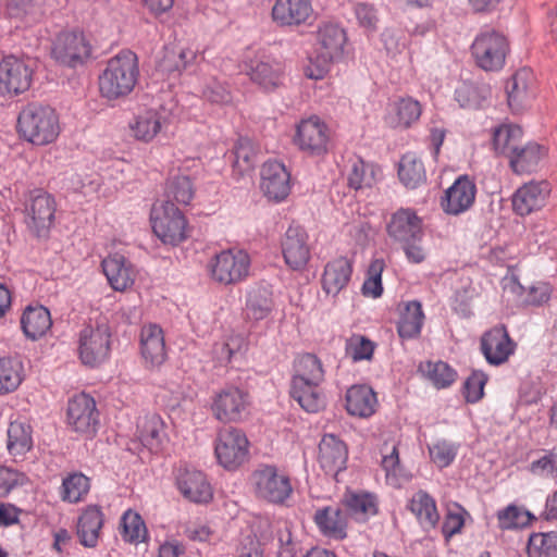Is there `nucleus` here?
Returning a JSON list of instances; mask_svg holds the SVG:
<instances>
[{
	"mask_svg": "<svg viewBox=\"0 0 557 557\" xmlns=\"http://www.w3.org/2000/svg\"><path fill=\"white\" fill-rule=\"evenodd\" d=\"M325 370L321 359L312 352L295 358L289 380V397L307 413L326 409L327 397L322 386Z\"/></svg>",
	"mask_w": 557,
	"mask_h": 557,
	"instance_id": "obj_1",
	"label": "nucleus"
},
{
	"mask_svg": "<svg viewBox=\"0 0 557 557\" xmlns=\"http://www.w3.org/2000/svg\"><path fill=\"white\" fill-rule=\"evenodd\" d=\"M139 75L137 54L131 49H122L107 61L99 74L100 95L108 100L124 98L134 90Z\"/></svg>",
	"mask_w": 557,
	"mask_h": 557,
	"instance_id": "obj_2",
	"label": "nucleus"
},
{
	"mask_svg": "<svg viewBox=\"0 0 557 557\" xmlns=\"http://www.w3.org/2000/svg\"><path fill=\"white\" fill-rule=\"evenodd\" d=\"M16 128L21 138L35 146L53 143L61 131L57 111L38 102H30L21 110Z\"/></svg>",
	"mask_w": 557,
	"mask_h": 557,
	"instance_id": "obj_3",
	"label": "nucleus"
},
{
	"mask_svg": "<svg viewBox=\"0 0 557 557\" xmlns=\"http://www.w3.org/2000/svg\"><path fill=\"white\" fill-rule=\"evenodd\" d=\"M112 329L100 315L95 324H86L76 334V356L79 362L88 369H98L111 357Z\"/></svg>",
	"mask_w": 557,
	"mask_h": 557,
	"instance_id": "obj_4",
	"label": "nucleus"
},
{
	"mask_svg": "<svg viewBox=\"0 0 557 557\" xmlns=\"http://www.w3.org/2000/svg\"><path fill=\"white\" fill-rule=\"evenodd\" d=\"M250 404L247 388L227 383L212 394L209 409L212 417L223 424L238 423L248 416Z\"/></svg>",
	"mask_w": 557,
	"mask_h": 557,
	"instance_id": "obj_5",
	"label": "nucleus"
},
{
	"mask_svg": "<svg viewBox=\"0 0 557 557\" xmlns=\"http://www.w3.org/2000/svg\"><path fill=\"white\" fill-rule=\"evenodd\" d=\"M509 51L507 37L493 28L482 29L471 45L475 64L485 72L503 70Z\"/></svg>",
	"mask_w": 557,
	"mask_h": 557,
	"instance_id": "obj_6",
	"label": "nucleus"
},
{
	"mask_svg": "<svg viewBox=\"0 0 557 557\" xmlns=\"http://www.w3.org/2000/svg\"><path fill=\"white\" fill-rule=\"evenodd\" d=\"M251 481L256 496L273 505L285 504L293 493L289 475L275 465L259 463L251 473Z\"/></svg>",
	"mask_w": 557,
	"mask_h": 557,
	"instance_id": "obj_7",
	"label": "nucleus"
},
{
	"mask_svg": "<svg viewBox=\"0 0 557 557\" xmlns=\"http://www.w3.org/2000/svg\"><path fill=\"white\" fill-rule=\"evenodd\" d=\"M92 54L87 35L79 29L60 32L51 47V57L60 65L76 69L84 65Z\"/></svg>",
	"mask_w": 557,
	"mask_h": 557,
	"instance_id": "obj_8",
	"label": "nucleus"
},
{
	"mask_svg": "<svg viewBox=\"0 0 557 557\" xmlns=\"http://www.w3.org/2000/svg\"><path fill=\"white\" fill-rule=\"evenodd\" d=\"M249 441L246 433L230 426L220 430L214 440L216 462L227 471L238 470L249 458Z\"/></svg>",
	"mask_w": 557,
	"mask_h": 557,
	"instance_id": "obj_9",
	"label": "nucleus"
},
{
	"mask_svg": "<svg viewBox=\"0 0 557 557\" xmlns=\"http://www.w3.org/2000/svg\"><path fill=\"white\" fill-rule=\"evenodd\" d=\"M242 70L265 91H273L283 83V63L261 51L248 49L243 55Z\"/></svg>",
	"mask_w": 557,
	"mask_h": 557,
	"instance_id": "obj_10",
	"label": "nucleus"
},
{
	"mask_svg": "<svg viewBox=\"0 0 557 557\" xmlns=\"http://www.w3.org/2000/svg\"><path fill=\"white\" fill-rule=\"evenodd\" d=\"M66 426L86 438L94 437L100 425V412L95 398L81 392L69 398L66 405Z\"/></svg>",
	"mask_w": 557,
	"mask_h": 557,
	"instance_id": "obj_11",
	"label": "nucleus"
},
{
	"mask_svg": "<svg viewBox=\"0 0 557 557\" xmlns=\"http://www.w3.org/2000/svg\"><path fill=\"white\" fill-rule=\"evenodd\" d=\"M150 221L153 233L163 244L176 246L187 238V221L183 212L171 201L154 205Z\"/></svg>",
	"mask_w": 557,
	"mask_h": 557,
	"instance_id": "obj_12",
	"label": "nucleus"
},
{
	"mask_svg": "<svg viewBox=\"0 0 557 557\" xmlns=\"http://www.w3.org/2000/svg\"><path fill=\"white\" fill-rule=\"evenodd\" d=\"M211 278L223 285L236 284L249 274L250 257L242 249H227L216 253L209 262Z\"/></svg>",
	"mask_w": 557,
	"mask_h": 557,
	"instance_id": "obj_13",
	"label": "nucleus"
},
{
	"mask_svg": "<svg viewBox=\"0 0 557 557\" xmlns=\"http://www.w3.org/2000/svg\"><path fill=\"white\" fill-rule=\"evenodd\" d=\"M331 129L318 115L301 119L296 125L294 144L300 151L311 157H321L329 150Z\"/></svg>",
	"mask_w": 557,
	"mask_h": 557,
	"instance_id": "obj_14",
	"label": "nucleus"
},
{
	"mask_svg": "<svg viewBox=\"0 0 557 557\" xmlns=\"http://www.w3.org/2000/svg\"><path fill=\"white\" fill-rule=\"evenodd\" d=\"M54 198L42 190L30 194L29 202L25 207L26 225L38 238H47L54 222Z\"/></svg>",
	"mask_w": 557,
	"mask_h": 557,
	"instance_id": "obj_15",
	"label": "nucleus"
},
{
	"mask_svg": "<svg viewBox=\"0 0 557 557\" xmlns=\"http://www.w3.org/2000/svg\"><path fill=\"white\" fill-rule=\"evenodd\" d=\"M33 82V70L15 55H7L0 61V95L14 97L27 91Z\"/></svg>",
	"mask_w": 557,
	"mask_h": 557,
	"instance_id": "obj_16",
	"label": "nucleus"
},
{
	"mask_svg": "<svg viewBox=\"0 0 557 557\" xmlns=\"http://www.w3.org/2000/svg\"><path fill=\"white\" fill-rule=\"evenodd\" d=\"M348 445L338 434L324 433L318 444V462L326 475L336 478L347 469Z\"/></svg>",
	"mask_w": 557,
	"mask_h": 557,
	"instance_id": "obj_17",
	"label": "nucleus"
},
{
	"mask_svg": "<svg viewBox=\"0 0 557 557\" xmlns=\"http://www.w3.org/2000/svg\"><path fill=\"white\" fill-rule=\"evenodd\" d=\"M138 441H134L135 449H147L150 454H159L169 442L166 433V423L163 418L156 412L146 413L140 417L136 425Z\"/></svg>",
	"mask_w": 557,
	"mask_h": 557,
	"instance_id": "obj_18",
	"label": "nucleus"
},
{
	"mask_svg": "<svg viewBox=\"0 0 557 557\" xmlns=\"http://www.w3.org/2000/svg\"><path fill=\"white\" fill-rule=\"evenodd\" d=\"M386 233L396 244L422 240L424 237L422 219L413 209L399 208L386 223Z\"/></svg>",
	"mask_w": 557,
	"mask_h": 557,
	"instance_id": "obj_19",
	"label": "nucleus"
},
{
	"mask_svg": "<svg viewBox=\"0 0 557 557\" xmlns=\"http://www.w3.org/2000/svg\"><path fill=\"white\" fill-rule=\"evenodd\" d=\"M260 188L271 201L282 202L290 193V173L282 161L268 160L261 169Z\"/></svg>",
	"mask_w": 557,
	"mask_h": 557,
	"instance_id": "obj_20",
	"label": "nucleus"
},
{
	"mask_svg": "<svg viewBox=\"0 0 557 557\" xmlns=\"http://www.w3.org/2000/svg\"><path fill=\"white\" fill-rule=\"evenodd\" d=\"M271 16L281 27L310 25L314 20L312 0H274Z\"/></svg>",
	"mask_w": 557,
	"mask_h": 557,
	"instance_id": "obj_21",
	"label": "nucleus"
},
{
	"mask_svg": "<svg viewBox=\"0 0 557 557\" xmlns=\"http://www.w3.org/2000/svg\"><path fill=\"white\" fill-rule=\"evenodd\" d=\"M515 350L516 343L509 336L505 324L495 325L481 337V351L491 366L504 364Z\"/></svg>",
	"mask_w": 557,
	"mask_h": 557,
	"instance_id": "obj_22",
	"label": "nucleus"
},
{
	"mask_svg": "<svg viewBox=\"0 0 557 557\" xmlns=\"http://www.w3.org/2000/svg\"><path fill=\"white\" fill-rule=\"evenodd\" d=\"M552 187L547 181H530L520 186L512 195L513 212L519 216H528L540 211L546 205Z\"/></svg>",
	"mask_w": 557,
	"mask_h": 557,
	"instance_id": "obj_23",
	"label": "nucleus"
},
{
	"mask_svg": "<svg viewBox=\"0 0 557 557\" xmlns=\"http://www.w3.org/2000/svg\"><path fill=\"white\" fill-rule=\"evenodd\" d=\"M285 263L295 271L306 268L310 260L309 235L298 225L292 224L286 230L281 243Z\"/></svg>",
	"mask_w": 557,
	"mask_h": 557,
	"instance_id": "obj_24",
	"label": "nucleus"
},
{
	"mask_svg": "<svg viewBox=\"0 0 557 557\" xmlns=\"http://www.w3.org/2000/svg\"><path fill=\"white\" fill-rule=\"evenodd\" d=\"M175 484L187 500L195 504H209L213 499V490L207 474L198 469L181 467Z\"/></svg>",
	"mask_w": 557,
	"mask_h": 557,
	"instance_id": "obj_25",
	"label": "nucleus"
},
{
	"mask_svg": "<svg viewBox=\"0 0 557 557\" xmlns=\"http://www.w3.org/2000/svg\"><path fill=\"white\" fill-rule=\"evenodd\" d=\"M139 351L147 369L159 368L168 359L163 329L157 323L141 326Z\"/></svg>",
	"mask_w": 557,
	"mask_h": 557,
	"instance_id": "obj_26",
	"label": "nucleus"
},
{
	"mask_svg": "<svg viewBox=\"0 0 557 557\" xmlns=\"http://www.w3.org/2000/svg\"><path fill=\"white\" fill-rule=\"evenodd\" d=\"M342 509L357 522H367L379 513V497L366 490L347 487L341 498Z\"/></svg>",
	"mask_w": 557,
	"mask_h": 557,
	"instance_id": "obj_27",
	"label": "nucleus"
},
{
	"mask_svg": "<svg viewBox=\"0 0 557 557\" xmlns=\"http://www.w3.org/2000/svg\"><path fill=\"white\" fill-rule=\"evenodd\" d=\"M476 186L467 175L459 176L445 191L441 206L450 215H459L468 211L474 203Z\"/></svg>",
	"mask_w": 557,
	"mask_h": 557,
	"instance_id": "obj_28",
	"label": "nucleus"
},
{
	"mask_svg": "<svg viewBox=\"0 0 557 557\" xmlns=\"http://www.w3.org/2000/svg\"><path fill=\"white\" fill-rule=\"evenodd\" d=\"M317 42L324 62H333L344 57L347 42L346 30L336 23H323L317 30Z\"/></svg>",
	"mask_w": 557,
	"mask_h": 557,
	"instance_id": "obj_29",
	"label": "nucleus"
},
{
	"mask_svg": "<svg viewBox=\"0 0 557 557\" xmlns=\"http://www.w3.org/2000/svg\"><path fill=\"white\" fill-rule=\"evenodd\" d=\"M103 524L104 513L100 505L90 504L83 507L76 525L79 544L86 548L97 547Z\"/></svg>",
	"mask_w": 557,
	"mask_h": 557,
	"instance_id": "obj_30",
	"label": "nucleus"
},
{
	"mask_svg": "<svg viewBox=\"0 0 557 557\" xmlns=\"http://www.w3.org/2000/svg\"><path fill=\"white\" fill-rule=\"evenodd\" d=\"M377 406V395L369 384H354L345 393L344 407L351 417L368 419L376 412Z\"/></svg>",
	"mask_w": 557,
	"mask_h": 557,
	"instance_id": "obj_31",
	"label": "nucleus"
},
{
	"mask_svg": "<svg viewBox=\"0 0 557 557\" xmlns=\"http://www.w3.org/2000/svg\"><path fill=\"white\" fill-rule=\"evenodd\" d=\"M101 267L109 285L114 290L123 292L131 287L135 282V268L122 253H110L102 260Z\"/></svg>",
	"mask_w": 557,
	"mask_h": 557,
	"instance_id": "obj_32",
	"label": "nucleus"
},
{
	"mask_svg": "<svg viewBox=\"0 0 557 557\" xmlns=\"http://www.w3.org/2000/svg\"><path fill=\"white\" fill-rule=\"evenodd\" d=\"M421 114V103L412 97H404L388 106L384 122L391 128L405 131L418 122Z\"/></svg>",
	"mask_w": 557,
	"mask_h": 557,
	"instance_id": "obj_33",
	"label": "nucleus"
},
{
	"mask_svg": "<svg viewBox=\"0 0 557 557\" xmlns=\"http://www.w3.org/2000/svg\"><path fill=\"white\" fill-rule=\"evenodd\" d=\"M352 270V262L347 257H338L329 261L321 278L324 293L332 297L339 295L348 286Z\"/></svg>",
	"mask_w": 557,
	"mask_h": 557,
	"instance_id": "obj_34",
	"label": "nucleus"
},
{
	"mask_svg": "<svg viewBox=\"0 0 557 557\" xmlns=\"http://www.w3.org/2000/svg\"><path fill=\"white\" fill-rule=\"evenodd\" d=\"M454 96L460 108L476 110L488 103L492 88L482 81H462L456 87Z\"/></svg>",
	"mask_w": 557,
	"mask_h": 557,
	"instance_id": "obj_35",
	"label": "nucleus"
},
{
	"mask_svg": "<svg viewBox=\"0 0 557 557\" xmlns=\"http://www.w3.org/2000/svg\"><path fill=\"white\" fill-rule=\"evenodd\" d=\"M313 521L324 536L334 540L347 537V519L341 507L324 506L318 508L313 515Z\"/></svg>",
	"mask_w": 557,
	"mask_h": 557,
	"instance_id": "obj_36",
	"label": "nucleus"
},
{
	"mask_svg": "<svg viewBox=\"0 0 557 557\" xmlns=\"http://www.w3.org/2000/svg\"><path fill=\"white\" fill-rule=\"evenodd\" d=\"M345 173L349 187L358 190L375 184L381 170L374 163L366 162L359 156H352L347 160Z\"/></svg>",
	"mask_w": 557,
	"mask_h": 557,
	"instance_id": "obj_37",
	"label": "nucleus"
},
{
	"mask_svg": "<svg viewBox=\"0 0 557 557\" xmlns=\"http://www.w3.org/2000/svg\"><path fill=\"white\" fill-rule=\"evenodd\" d=\"M407 508L416 516L424 530L434 529L440 521L435 498L424 490H419L413 494Z\"/></svg>",
	"mask_w": 557,
	"mask_h": 557,
	"instance_id": "obj_38",
	"label": "nucleus"
},
{
	"mask_svg": "<svg viewBox=\"0 0 557 557\" xmlns=\"http://www.w3.org/2000/svg\"><path fill=\"white\" fill-rule=\"evenodd\" d=\"M248 350V341L242 334H233L224 342L215 344L213 354L216 362L221 367H234L236 362L242 361Z\"/></svg>",
	"mask_w": 557,
	"mask_h": 557,
	"instance_id": "obj_39",
	"label": "nucleus"
},
{
	"mask_svg": "<svg viewBox=\"0 0 557 557\" xmlns=\"http://www.w3.org/2000/svg\"><path fill=\"white\" fill-rule=\"evenodd\" d=\"M91 479L81 471L67 473L59 487V496L62 502L74 505L83 502L89 494Z\"/></svg>",
	"mask_w": 557,
	"mask_h": 557,
	"instance_id": "obj_40",
	"label": "nucleus"
},
{
	"mask_svg": "<svg viewBox=\"0 0 557 557\" xmlns=\"http://www.w3.org/2000/svg\"><path fill=\"white\" fill-rule=\"evenodd\" d=\"M545 154L546 150L543 146L529 143L524 147L512 149L510 165L516 173H531L536 170Z\"/></svg>",
	"mask_w": 557,
	"mask_h": 557,
	"instance_id": "obj_41",
	"label": "nucleus"
},
{
	"mask_svg": "<svg viewBox=\"0 0 557 557\" xmlns=\"http://www.w3.org/2000/svg\"><path fill=\"white\" fill-rule=\"evenodd\" d=\"M163 117L156 110H146L138 113L129 127L137 140L151 141L161 131Z\"/></svg>",
	"mask_w": 557,
	"mask_h": 557,
	"instance_id": "obj_42",
	"label": "nucleus"
},
{
	"mask_svg": "<svg viewBox=\"0 0 557 557\" xmlns=\"http://www.w3.org/2000/svg\"><path fill=\"white\" fill-rule=\"evenodd\" d=\"M24 380V364L18 356L0 358V394H9L18 388Z\"/></svg>",
	"mask_w": 557,
	"mask_h": 557,
	"instance_id": "obj_43",
	"label": "nucleus"
},
{
	"mask_svg": "<svg viewBox=\"0 0 557 557\" xmlns=\"http://www.w3.org/2000/svg\"><path fill=\"white\" fill-rule=\"evenodd\" d=\"M32 426L23 421L10 422L7 435V447L12 456H24L33 448Z\"/></svg>",
	"mask_w": 557,
	"mask_h": 557,
	"instance_id": "obj_44",
	"label": "nucleus"
},
{
	"mask_svg": "<svg viewBox=\"0 0 557 557\" xmlns=\"http://www.w3.org/2000/svg\"><path fill=\"white\" fill-rule=\"evenodd\" d=\"M398 177L407 188H417L426 181L424 164L414 153H405L398 164Z\"/></svg>",
	"mask_w": 557,
	"mask_h": 557,
	"instance_id": "obj_45",
	"label": "nucleus"
},
{
	"mask_svg": "<svg viewBox=\"0 0 557 557\" xmlns=\"http://www.w3.org/2000/svg\"><path fill=\"white\" fill-rule=\"evenodd\" d=\"M496 517L502 531L523 529L536 520L531 511L513 503L498 509Z\"/></svg>",
	"mask_w": 557,
	"mask_h": 557,
	"instance_id": "obj_46",
	"label": "nucleus"
},
{
	"mask_svg": "<svg viewBox=\"0 0 557 557\" xmlns=\"http://www.w3.org/2000/svg\"><path fill=\"white\" fill-rule=\"evenodd\" d=\"M381 467L385 471L386 482L400 488L412 479V474L400 463L398 444H394L389 453L383 454Z\"/></svg>",
	"mask_w": 557,
	"mask_h": 557,
	"instance_id": "obj_47",
	"label": "nucleus"
},
{
	"mask_svg": "<svg viewBox=\"0 0 557 557\" xmlns=\"http://www.w3.org/2000/svg\"><path fill=\"white\" fill-rule=\"evenodd\" d=\"M533 73L528 67L518 70L506 83V94L510 107L522 103L531 94Z\"/></svg>",
	"mask_w": 557,
	"mask_h": 557,
	"instance_id": "obj_48",
	"label": "nucleus"
},
{
	"mask_svg": "<svg viewBox=\"0 0 557 557\" xmlns=\"http://www.w3.org/2000/svg\"><path fill=\"white\" fill-rule=\"evenodd\" d=\"M418 371L437 388L449 387L457 377V371L445 361H425L419 364Z\"/></svg>",
	"mask_w": 557,
	"mask_h": 557,
	"instance_id": "obj_49",
	"label": "nucleus"
},
{
	"mask_svg": "<svg viewBox=\"0 0 557 557\" xmlns=\"http://www.w3.org/2000/svg\"><path fill=\"white\" fill-rule=\"evenodd\" d=\"M120 534L124 542L131 544L144 543L149 539L143 517L131 509L125 511L121 518Z\"/></svg>",
	"mask_w": 557,
	"mask_h": 557,
	"instance_id": "obj_50",
	"label": "nucleus"
},
{
	"mask_svg": "<svg viewBox=\"0 0 557 557\" xmlns=\"http://www.w3.org/2000/svg\"><path fill=\"white\" fill-rule=\"evenodd\" d=\"M195 195L194 184L187 175H175L170 177L164 187V201L174 205H189Z\"/></svg>",
	"mask_w": 557,
	"mask_h": 557,
	"instance_id": "obj_51",
	"label": "nucleus"
},
{
	"mask_svg": "<svg viewBox=\"0 0 557 557\" xmlns=\"http://www.w3.org/2000/svg\"><path fill=\"white\" fill-rule=\"evenodd\" d=\"M527 552L529 557H557V532L532 533Z\"/></svg>",
	"mask_w": 557,
	"mask_h": 557,
	"instance_id": "obj_52",
	"label": "nucleus"
},
{
	"mask_svg": "<svg viewBox=\"0 0 557 557\" xmlns=\"http://www.w3.org/2000/svg\"><path fill=\"white\" fill-rule=\"evenodd\" d=\"M246 308L253 313H270L275 310L273 293L270 286L259 284L250 287L246 294Z\"/></svg>",
	"mask_w": 557,
	"mask_h": 557,
	"instance_id": "obj_53",
	"label": "nucleus"
},
{
	"mask_svg": "<svg viewBox=\"0 0 557 557\" xmlns=\"http://www.w3.org/2000/svg\"><path fill=\"white\" fill-rule=\"evenodd\" d=\"M522 135V129L518 125L503 124L494 128L493 146L497 153L512 154V149L517 148L516 140Z\"/></svg>",
	"mask_w": 557,
	"mask_h": 557,
	"instance_id": "obj_54",
	"label": "nucleus"
},
{
	"mask_svg": "<svg viewBox=\"0 0 557 557\" xmlns=\"http://www.w3.org/2000/svg\"><path fill=\"white\" fill-rule=\"evenodd\" d=\"M385 269V261L381 258L371 260L366 280L361 286L362 295L376 299L383 294L382 273Z\"/></svg>",
	"mask_w": 557,
	"mask_h": 557,
	"instance_id": "obj_55",
	"label": "nucleus"
},
{
	"mask_svg": "<svg viewBox=\"0 0 557 557\" xmlns=\"http://www.w3.org/2000/svg\"><path fill=\"white\" fill-rule=\"evenodd\" d=\"M488 381L482 370H472L462 385V395L467 404H476L484 397V387Z\"/></svg>",
	"mask_w": 557,
	"mask_h": 557,
	"instance_id": "obj_56",
	"label": "nucleus"
},
{
	"mask_svg": "<svg viewBox=\"0 0 557 557\" xmlns=\"http://www.w3.org/2000/svg\"><path fill=\"white\" fill-rule=\"evenodd\" d=\"M52 315H21V327L30 341L45 336L52 326Z\"/></svg>",
	"mask_w": 557,
	"mask_h": 557,
	"instance_id": "obj_57",
	"label": "nucleus"
},
{
	"mask_svg": "<svg viewBox=\"0 0 557 557\" xmlns=\"http://www.w3.org/2000/svg\"><path fill=\"white\" fill-rule=\"evenodd\" d=\"M376 346V343L366 335H357L350 338L346 349L352 361L360 362L372 360Z\"/></svg>",
	"mask_w": 557,
	"mask_h": 557,
	"instance_id": "obj_58",
	"label": "nucleus"
},
{
	"mask_svg": "<svg viewBox=\"0 0 557 557\" xmlns=\"http://www.w3.org/2000/svg\"><path fill=\"white\" fill-rule=\"evenodd\" d=\"M432 461L441 469L450 466L458 454V445L446 440L437 441L429 448Z\"/></svg>",
	"mask_w": 557,
	"mask_h": 557,
	"instance_id": "obj_59",
	"label": "nucleus"
},
{
	"mask_svg": "<svg viewBox=\"0 0 557 557\" xmlns=\"http://www.w3.org/2000/svg\"><path fill=\"white\" fill-rule=\"evenodd\" d=\"M277 557H297L302 550L301 541L297 540L287 525L276 531Z\"/></svg>",
	"mask_w": 557,
	"mask_h": 557,
	"instance_id": "obj_60",
	"label": "nucleus"
},
{
	"mask_svg": "<svg viewBox=\"0 0 557 557\" xmlns=\"http://www.w3.org/2000/svg\"><path fill=\"white\" fill-rule=\"evenodd\" d=\"M428 134L424 137V144L433 160H437L441 148L447 135V129L440 123L432 121L426 125Z\"/></svg>",
	"mask_w": 557,
	"mask_h": 557,
	"instance_id": "obj_61",
	"label": "nucleus"
},
{
	"mask_svg": "<svg viewBox=\"0 0 557 557\" xmlns=\"http://www.w3.org/2000/svg\"><path fill=\"white\" fill-rule=\"evenodd\" d=\"M425 315H399L397 333L401 339L417 338L423 326Z\"/></svg>",
	"mask_w": 557,
	"mask_h": 557,
	"instance_id": "obj_62",
	"label": "nucleus"
},
{
	"mask_svg": "<svg viewBox=\"0 0 557 557\" xmlns=\"http://www.w3.org/2000/svg\"><path fill=\"white\" fill-rule=\"evenodd\" d=\"M459 512L448 511L442 523V534L446 541H449L454 535L461 532L465 525V515L467 510L458 505Z\"/></svg>",
	"mask_w": 557,
	"mask_h": 557,
	"instance_id": "obj_63",
	"label": "nucleus"
},
{
	"mask_svg": "<svg viewBox=\"0 0 557 557\" xmlns=\"http://www.w3.org/2000/svg\"><path fill=\"white\" fill-rule=\"evenodd\" d=\"M529 470L534 475L557 478V455L552 451L545 454L533 460Z\"/></svg>",
	"mask_w": 557,
	"mask_h": 557,
	"instance_id": "obj_64",
	"label": "nucleus"
}]
</instances>
